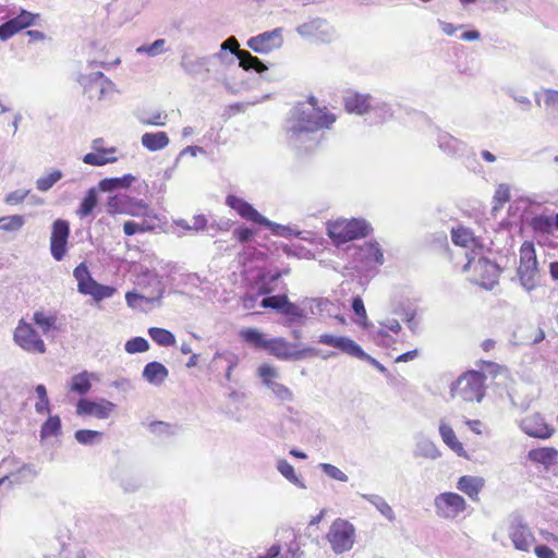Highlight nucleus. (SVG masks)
I'll list each match as a JSON object with an SVG mask.
<instances>
[{"instance_id":"31","label":"nucleus","mask_w":558,"mask_h":558,"mask_svg":"<svg viewBox=\"0 0 558 558\" xmlns=\"http://www.w3.org/2000/svg\"><path fill=\"white\" fill-rule=\"evenodd\" d=\"M38 472L33 464H23L16 473L0 478V487L8 481L10 484H20L22 482L32 481L37 476Z\"/></svg>"},{"instance_id":"35","label":"nucleus","mask_w":558,"mask_h":558,"mask_svg":"<svg viewBox=\"0 0 558 558\" xmlns=\"http://www.w3.org/2000/svg\"><path fill=\"white\" fill-rule=\"evenodd\" d=\"M116 292V289L110 286H104L98 283L96 280L89 281V287L83 292L85 295H90L96 302L111 298Z\"/></svg>"},{"instance_id":"16","label":"nucleus","mask_w":558,"mask_h":558,"mask_svg":"<svg viewBox=\"0 0 558 558\" xmlns=\"http://www.w3.org/2000/svg\"><path fill=\"white\" fill-rule=\"evenodd\" d=\"M116 407L113 402L107 399H100L99 401L80 399L76 404V413L81 416L93 415L99 420H105L110 416Z\"/></svg>"},{"instance_id":"27","label":"nucleus","mask_w":558,"mask_h":558,"mask_svg":"<svg viewBox=\"0 0 558 558\" xmlns=\"http://www.w3.org/2000/svg\"><path fill=\"white\" fill-rule=\"evenodd\" d=\"M93 379H99L96 373L83 371L71 377L70 389L80 396H85L92 388Z\"/></svg>"},{"instance_id":"21","label":"nucleus","mask_w":558,"mask_h":558,"mask_svg":"<svg viewBox=\"0 0 558 558\" xmlns=\"http://www.w3.org/2000/svg\"><path fill=\"white\" fill-rule=\"evenodd\" d=\"M226 204L235 210L243 219L259 225L263 220V215L259 214L250 203L235 195H228Z\"/></svg>"},{"instance_id":"10","label":"nucleus","mask_w":558,"mask_h":558,"mask_svg":"<svg viewBox=\"0 0 558 558\" xmlns=\"http://www.w3.org/2000/svg\"><path fill=\"white\" fill-rule=\"evenodd\" d=\"M435 512L439 518L453 520L465 510V499L457 493L446 492L434 499Z\"/></svg>"},{"instance_id":"51","label":"nucleus","mask_w":558,"mask_h":558,"mask_svg":"<svg viewBox=\"0 0 558 558\" xmlns=\"http://www.w3.org/2000/svg\"><path fill=\"white\" fill-rule=\"evenodd\" d=\"M63 177L60 170H54L48 175L40 177L36 180V189L40 192L49 191Z\"/></svg>"},{"instance_id":"24","label":"nucleus","mask_w":558,"mask_h":558,"mask_svg":"<svg viewBox=\"0 0 558 558\" xmlns=\"http://www.w3.org/2000/svg\"><path fill=\"white\" fill-rule=\"evenodd\" d=\"M169 376L168 368L160 362L147 363L142 372V377L153 386H161Z\"/></svg>"},{"instance_id":"39","label":"nucleus","mask_w":558,"mask_h":558,"mask_svg":"<svg viewBox=\"0 0 558 558\" xmlns=\"http://www.w3.org/2000/svg\"><path fill=\"white\" fill-rule=\"evenodd\" d=\"M148 335L158 345L172 347L175 344V337L168 329L150 327L148 328Z\"/></svg>"},{"instance_id":"5","label":"nucleus","mask_w":558,"mask_h":558,"mask_svg":"<svg viewBox=\"0 0 558 558\" xmlns=\"http://www.w3.org/2000/svg\"><path fill=\"white\" fill-rule=\"evenodd\" d=\"M78 83L89 99L105 100L114 93V84L100 71L81 74Z\"/></svg>"},{"instance_id":"11","label":"nucleus","mask_w":558,"mask_h":558,"mask_svg":"<svg viewBox=\"0 0 558 558\" xmlns=\"http://www.w3.org/2000/svg\"><path fill=\"white\" fill-rule=\"evenodd\" d=\"M221 50L230 51L232 54L236 57L239 60V65L245 71H255L257 73L265 72L268 68L267 65L257 57L253 56L247 50H241L239 47V43L234 37H229L226 39L221 46Z\"/></svg>"},{"instance_id":"23","label":"nucleus","mask_w":558,"mask_h":558,"mask_svg":"<svg viewBox=\"0 0 558 558\" xmlns=\"http://www.w3.org/2000/svg\"><path fill=\"white\" fill-rule=\"evenodd\" d=\"M373 97L360 93L348 94L344 97V108L350 113L364 114L372 108Z\"/></svg>"},{"instance_id":"38","label":"nucleus","mask_w":558,"mask_h":558,"mask_svg":"<svg viewBox=\"0 0 558 558\" xmlns=\"http://www.w3.org/2000/svg\"><path fill=\"white\" fill-rule=\"evenodd\" d=\"M277 470L291 484L302 489H306L305 483L296 475L293 465H291L287 460H278Z\"/></svg>"},{"instance_id":"56","label":"nucleus","mask_w":558,"mask_h":558,"mask_svg":"<svg viewBox=\"0 0 558 558\" xmlns=\"http://www.w3.org/2000/svg\"><path fill=\"white\" fill-rule=\"evenodd\" d=\"M537 264L535 247L532 242L525 241L520 248V265Z\"/></svg>"},{"instance_id":"46","label":"nucleus","mask_w":558,"mask_h":558,"mask_svg":"<svg viewBox=\"0 0 558 558\" xmlns=\"http://www.w3.org/2000/svg\"><path fill=\"white\" fill-rule=\"evenodd\" d=\"M530 225L535 232L543 234H551L554 231L553 217L547 215L534 216Z\"/></svg>"},{"instance_id":"48","label":"nucleus","mask_w":558,"mask_h":558,"mask_svg":"<svg viewBox=\"0 0 558 558\" xmlns=\"http://www.w3.org/2000/svg\"><path fill=\"white\" fill-rule=\"evenodd\" d=\"M415 454L436 459L439 456V452L436 445L432 440L422 438L416 442Z\"/></svg>"},{"instance_id":"33","label":"nucleus","mask_w":558,"mask_h":558,"mask_svg":"<svg viewBox=\"0 0 558 558\" xmlns=\"http://www.w3.org/2000/svg\"><path fill=\"white\" fill-rule=\"evenodd\" d=\"M360 496L372 504L388 521H395L396 514L384 497L376 494H360Z\"/></svg>"},{"instance_id":"55","label":"nucleus","mask_w":558,"mask_h":558,"mask_svg":"<svg viewBox=\"0 0 558 558\" xmlns=\"http://www.w3.org/2000/svg\"><path fill=\"white\" fill-rule=\"evenodd\" d=\"M14 17L22 29L38 25V21L40 20V15L38 13H32L24 9H21L19 14Z\"/></svg>"},{"instance_id":"41","label":"nucleus","mask_w":558,"mask_h":558,"mask_svg":"<svg viewBox=\"0 0 558 558\" xmlns=\"http://www.w3.org/2000/svg\"><path fill=\"white\" fill-rule=\"evenodd\" d=\"M557 458V451L554 448H538L529 452V459L544 465L553 463Z\"/></svg>"},{"instance_id":"20","label":"nucleus","mask_w":558,"mask_h":558,"mask_svg":"<svg viewBox=\"0 0 558 558\" xmlns=\"http://www.w3.org/2000/svg\"><path fill=\"white\" fill-rule=\"evenodd\" d=\"M210 57H194L184 53L181 58L180 65L182 70L191 77H201L202 81L207 80L209 73Z\"/></svg>"},{"instance_id":"58","label":"nucleus","mask_w":558,"mask_h":558,"mask_svg":"<svg viewBox=\"0 0 558 558\" xmlns=\"http://www.w3.org/2000/svg\"><path fill=\"white\" fill-rule=\"evenodd\" d=\"M263 220H265V221H260L259 225L268 228L275 235L289 238L293 234L292 229L288 226L272 222L264 216H263Z\"/></svg>"},{"instance_id":"15","label":"nucleus","mask_w":558,"mask_h":558,"mask_svg":"<svg viewBox=\"0 0 558 558\" xmlns=\"http://www.w3.org/2000/svg\"><path fill=\"white\" fill-rule=\"evenodd\" d=\"M437 146L438 148L450 157L470 159L469 154L473 155L472 149L466 143L452 136L448 132L438 130L437 133Z\"/></svg>"},{"instance_id":"36","label":"nucleus","mask_w":558,"mask_h":558,"mask_svg":"<svg viewBox=\"0 0 558 558\" xmlns=\"http://www.w3.org/2000/svg\"><path fill=\"white\" fill-rule=\"evenodd\" d=\"M223 361L226 363V373L225 378L228 381L232 380V372L238 366L240 362V357L236 353L225 350V351H218L214 355V361Z\"/></svg>"},{"instance_id":"60","label":"nucleus","mask_w":558,"mask_h":558,"mask_svg":"<svg viewBox=\"0 0 558 558\" xmlns=\"http://www.w3.org/2000/svg\"><path fill=\"white\" fill-rule=\"evenodd\" d=\"M153 227L146 221L135 222L133 220L125 221L123 225V231L125 235L132 236L136 233H144L150 231Z\"/></svg>"},{"instance_id":"7","label":"nucleus","mask_w":558,"mask_h":558,"mask_svg":"<svg viewBox=\"0 0 558 558\" xmlns=\"http://www.w3.org/2000/svg\"><path fill=\"white\" fill-rule=\"evenodd\" d=\"M371 226L363 219H351L338 221L328 228V234L331 239L339 242H348L368 234Z\"/></svg>"},{"instance_id":"59","label":"nucleus","mask_w":558,"mask_h":558,"mask_svg":"<svg viewBox=\"0 0 558 558\" xmlns=\"http://www.w3.org/2000/svg\"><path fill=\"white\" fill-rule=\"evenodd\" d=\"M318 468L331 480L348 482V475L331 463H319Z\"/></svg>"},{"instance_id":"9","label":"nucleus","mask_w":558,"mask_h":558,"mask_svg":"<svg viewBox=\"0 0 558 558\" xmlns=\"http://www.w3.org/2000/svg\"><path fill=\"white\" fill-rule=\"evenodd\" d=\"M295 32L304 39L329 44L335 38L333 27L322 17H314L300 24Z\"/></svg>"},{"instance_id":"1","label":"nucleus","mask_w":558,"mask_h":558,"mask_svg":"<svg viewBox=\"0 0 558 558\" xmlns=\"http://www.w3.org/2000/svg\"><path fill=\"white\" fill-rule=\"evenodd\" d=\"M335 122L333 113L316 108L314 104L298 106L287 130L289 144L299 150H311L320 142V130L329 129Z\"/></svg>"},{"instance_id":"61","label":"nucleus","mask_w":558,"mask_h":558,"mask_svg":"<svg viewBox=\"0 0 558 558\" xmlns=\"http://www.w3.org/2000/svg\"><path fill=\"white\" fill-rule=\"evenodd\" d=\"M149 430L157 436H170L175 434L177 426L161 421H156L150 423Z\"/></svg>"},{"instance_id":"40","label":"nucleus","mask_w":558,"mask_h":558,"mask_svg":"<svg viewBox=\"0 0 558 558\" xmlns=\"http://www.w3.org/2000/svg\"><path fill=\"white\" fill-rule=\"evenodd\" d=\"M98 198L97 192L95 187H92L87 191L86 195L82 199L76 214L80 218H85L89 216L95 207L97 206Z\"/></svg>"},{"instance_id":"45","label":"nucleus","mask_w":558,"mask_h":558,"mask_svg":"<svg viewBox=\"0 0 558 558\" xmlns=\"http://www.w3.org/2000/svg\"><path fill=\"white\" fill-rule=\"evenodd\" d=\"M73 276L77 281V290L82 294L89 287V281L94 280L85 263H81L74 268Z\"/></svg>"},{"instance_id":"34","label":"nucleus","mask_w":558,"mask_h":558,"mask_svg":"<svg viewBox=\"0 0 558 558\" xmlns=\"http://www.w3.org/2000/svg\"><path fill=\"white\" fill-rule=\"evenodd\" d=\"M280 314L286 317L284 325L288 327L303 324L306 317L304 310L290 301L286 304Z\"/></svg>"},{"instance_id":"54","label":"nucleus","mask_w":558,"mask_h":558,"mask_svg":"<svg viewBox=\"0 0 558 558\" xmlns=\"http://www.w3.org/2000/svg\"><path fill=\"white\" fill-rule=\"evenodd\" d=\"M137 119L144 125L165 126L167 123V114L160 111L137 114Z\"/></svg>"},{"instance_id":"14","label":"nucleus","mask_w":558,"mask_h":558,"mask_svg":"<svg viewBox=\"0 0 558 558\" xmlns=\"http://www.w3.org/2000/svg\"><path fill=\"white\" fill-rule=\"evenodd\" d=\"M70 236V223L64 219H57L52 223L50 236V253L60 262L68 252V240Z\"/></svg>"},{"instance_id":"57","label":"nucleus","mask_w":558,"mask_h":558,"mask_svg":"<svg viewBox=\"0 0 558 558\" xmlns=\"http://www.w3.org/2000/svg\"><path fill=\"white\" fill-rule=\"evenodd\" d=\"M22 28L19 25L15 17L9 19L7 22L0 25V39L1 40H8L19 32H21Z\"/></svg>"},{"instance_id":"22","label":"nucleus","mask_w":558,"mask_h":558,"mask_svg":"<svg viewBox=\"0 0 558 558\" xmlns=\"http://www.w3.org/2000/svg\"><path fill=\"white\" fill-rule=\"evenodd\" d=\"M32 320L41 330L44 336L58 331V316L56 311L38 310L34 312Z\"/></svg>"},{"instance_id":"12","label":"nucleus","mask_w":558,"mask_h":558,"mask_svg":"<svg viewBox=\"0 0 558 558\" xmlns=\"http://www.w3.org/2000/svg\"><path fill=\"white\" fill-rule=\"evenodd\" d=\"M283 29L281 27L266 31L248 38L246 46L256 53L266 54L283 45Z\"/></svg>"},{"instance_id":"26","label":"nucleus","mask_w":558,"mask_h":558,"mask_svg":"<svg viewBox=\"0 0 558 558\" xmlns=\"http://www.w3.org/2000/svg\"><path fill=\"white\" fill-rule=\"evenodd\" d=\"M141 143L147 150L155 153L166 148L170 140L163 131L146 132L142 135Z\"/></svg>"},{"instance_id":"37","label":"nucleus","mask_w":558,"mask_h":558,"mask_svg":"<svg viewBox=\"0 0 558 558\" xmlns=\"http://www.w3.org/2000/svg\"><path fill=\"white\" fill-rule=\"evenodd\" d=\"M116 148L110 149H101L98 153H88L83 157V161L90 166H104L107 163H112L117 161V157L114 156H105L107 154H113Z\"/></svg>"},{"instance_id":"17","label":"nucleus","mask_w":558,"mask_h":558,"mask_svg":"<svg viewBox=\"0 0 558 558\" xmlns=\"http://www.w3.org/2000/svg\"><path fill=\"white\" fill-rule=\"evenodd\" d=\"M355 260L362 264V268H371L384 264V254L377 242H366L355 251Z\"/></svg>"},{"instance_id":"30","label":"nucleus","mask_w":558,"mask_h":558,"mask_svg":"<svg viewBox=\"0 0 558 558\" xmlns=\"http://www.w3.org/2000/svg\"><path fill=\"white\" fill-rule=\"evenodd\" d=\"M136 180V178L132 174H124L120 178L118 177H114V178H106V179H102L99 183H98V189L101 191V192H114V191H119V190H123V189H126L129 187L134 181Z\"/></svg>"},{"instance_id":"50","label":"nucleus","mask_w":558,"mask_h":558,"mask_svg":"<svg viewBox=\"0 0 558 558\" xmlns=\"http://www.w3.org/2000/svg\"><path fill=\"white\" fill-rule=\"evenodd\" d=\"M369 111L374 112L379 121H386L393 114L392 108L388 102L374 98Z\"/></svg>"},{"instance_id":"6","label":"nucleus","mask_w":558,"mask_h":558,"mask_svg":"<svg viewBox=\"0 0 558 558\" xmlns=\"http://www.w3.org/2000/svg\"><path fill=\"white\" fill-rule=\"evenodd\" d=\"M14 342L28 353H46V344L32 324L21 319L13 333Z\"/></svg>"},{"instance_id":"32","label":"nucleus","mask_w":558,"mask_h":558,"mask_svg":"<svg viewBox=\"0 0 558 558\" xmlns=\"http://www.w3.org/2000/svg\"><path fill=\"white\" fill-rule=\"evenodd\" d=\"M439 434L444 442L458 456L463 457L465 454L463 445L457 439L454 430L451 426L441 422L439 426Z\"/></svg>"},{"instance_id":"2","label":"nucleus","mask_w":558,"mask_h":558,"mask_svg":"<svg viewBox=\"0 0 558 558\" xmlns=\"http://www.w3.org/2000/svg\"><path fill=\"white\" fill-rule=\"evenodd\" d=\"M485 380L486 376L482 372H466L451 385V393L464 401L480 402L485 393Z\"/></svg>"},{"instance_id":"8","label":"nucleus","mask_w":558,"mask_h":558,"mask_svg":"<svg viewBox=\"0 0 558 558\" xmlns=\"http://www.w3.org/2000/svg\"><path fill=\"white\" fill-rule=\"evenodd\" d=\"M355 529L342 519H337L330 526L327 538L336 554L349 551L354 544Z\"/></svg>"},{"instance_id":"25","label":"nucleus","mask_w":558,"mask_h":558,"mask_svg":"<svg viewBox=\"0 0 558 558\" xmlns=\"http://www.w3.org/2000/svg\"><path fill=\"white\" fill-rule=\"evenodd\" d=\"M239 338L242 342L255 350L266 351L268 340L266 336L257 328H242L239 331Z\"/></svg>"},{"instance_id":"29","label":"nucleus","mask_w":558,"mask_h":558,"mask_svg":"<svg viewBox=\"0 0 558 558\" xmlns=\"http://www.w3.org/2000/svg\"><path fill=\"white\" fill-rule=\"evenodd\" d=\"M518 276L520 279L521 286L526 291H532L536 288L538 281V268L537 264H530V265H520L518 268Z\"/></svg>"},{"instance_id":"53","label":"nucleus","mask_w":558,"mask_h":558,"mask_svg":"<svg viewBox=\"0 0 558 558\" xmlns=\"http://www.w3.org/2000/svg\"><path fill=\"white\" fill-rule=\"evenodd\" d=\"M124 350L129 354L144 353L149 350V342L143 337H134L125 342Z\"/></svg>"},{"instance_id":"44","label":"nucleus","mask_w":558,"mask_h":558,"mask_svg":"<svg viewBox=\"0 0 558 558\" xmlns=\"http://www.w3.org/2000/svg\"><path fill=\"white\" fill-rule=\"evenodd\" d=\"M76 441L83 446H94L102 439V433L92 429H77L74 433Z\"/></svg>"},{"instance_id":"63","label":"nucleus","mask_w":558,"mask_h":558,"mask_svg":"<svg viewBox=\"0 0 558 558\" xmlns=\"http://www.w3.org/2000/svg\"><path fill=\"white\" fill-rule=\"evenodd\" d=\"M166 45L165 39H157L150 45H142L136 49L137 53H146L150 57L158 56Z\"/></svg>"},{"instance_id":"13","label":"nucleus","mask_w":558,"mask_h":558,"mask_svg":"<svg viewBox=\"0 0 558 558\" xmlns=\"http://www.w3.org/2000/svg\"><path fill=\"white\" fill-rule=\"evenodd\" d=\"M508 534L514 548L521 551H530L535 542L534 535L521 515L511 517Z\"/></svg>"},{"instance_id":"43","label":"nucleus","mask_w":558,"mask_h":558,"mask_svg":"<svg viewBox=\"0 0 558 558\" xmlns=\"http://www.w3.org/2000/svg\"><path fill=\"white\" fill-rule=\"evenodd\" d=\"M61 418L59 415H50L40 427L41 440L51 436H58L61 433Z\"/></svg>"},{"instance_id":"28","label":"nucleus","mask_w":558,"mask_h":558,"mask_svg":"<svg viewBox=\"0 0 558 558\" xmlns=\"http://www.w3.org/2000/svg\"><path fill=\"white\" fill-rule=\"evenodd\" d=\"M483 487L484 480L478 476L463 475L457 484V488L466 494L472 500H477L478 493Z\"/></svg>"},{"instance_id":"62","label":"nucleus","mask_w":558,"mask_h":558,"mask_svg":"<svg viewBox=\"0 0 558 558\" xmlns=\"http://www.w3.org/2000/svg\"><path fill=\"white\" fill-rule=\"evenodd\" d=\"M163 290L160 289L158 291V294L156 296H145L143 294L136 293V292H128L125 294V300L129 306H135V302L137 300H145L147 303H154L159 302L162 298Z\"/></svg>"},{"instance_id":"52","label":"nucleus","mask_w":558,"mask_h":558,"mask_svg":"<svg viewBox=\"0 0 558 558\" xmlns=\"http://www.w3.org/2000/svg\"><path fill=\"white\" fill-rule=\"evenodd\" d=\"M451 240L456 245L468 247L469 244L473 241V235L469 229L459 227L457 229L452 228L451 230Z\"/></svg>"},{"instance_id":"42","label":"nucleus","mask_w":558,"mask_h":558,"mask_svg":"<svg viewBox=\"0 0 558 558\" xmlns=\"http://www.w3.org/2000/svg\"><path fill=\"white\" fill-rule=\"evenodd\" d=\"M130 198L125 194H116L108 198L107 210L109 214H122L129 210Z\"/></svg>"},{"instance_id":"3","label":"nucleus","mask_w":558,"mask_h":558,"mask_svg":"<svg viewBox=\"0 0 558 558\" xmlns=\"http://www.w3.org/2000/svg\"><path fill=\"white\" fill-rule=\"evenodd\" d=\"M473 268L474 281L486 290H492L497 283L501 269L499 266L486 257L470 258L463 266L464 272Z\"/></svg>"},{"instance_id":"19","label":"nucleus","mask_w":558,"mask_h":558,"mask_svg":"<svg viewBox=\"0 0 558 558\" xmlns=\"http://www.w3.org/2000/svg\"><path fill=\"white\" fill-rule=\"evenodd\" d=\"M520 428L530 437L541 439L549 438L554 433V429L546 424L544 417L538 413H534L521 420Z\"/></svg>"},{"instance_id":"49","label":"nucleus","mask_w":558,"mask_h":558,"mask_svg":"<svg viewBox=\"0 0 558 558\" xmlns=\"http://www.w3.org/2000/svg\"><path fill=\"white\" fill-rule=\"evenodd\" d=\"M288 302L289 299L286 294L270 295L263 298L260 301V306L263 308H272L278 313H281Z\"/></svg>"},{"instance_id":"47","label":"nucleus","mask_w":558,"mask_h":558,"mask_svg":"<svg viewBox=\"0 0 558 558\" xmlns=\"http://www.w3.org/2000/svg\"><path fill=\"white\" fill-rule=\"evenodd\" d=\"M25 225V218L21 215L0 217V230L7 232L19 231Z\"/></svg>"},{"instance_id":"18","label":"nucleus","mask_w":558,"mask_h":558,"mask_svg":"<svg viewBox=\"0 0 558 558\" xmlns=\"http://www.w3.org/2000/svg\"><path fill=\"white\" fill-rule=\"evenodd\" d=\"M318 342L325 345L332 347L342 353L350 356L357 357L362 354V347L354 340L345 336H335L330 333H323L318 337Z\"/></svg>"},{"instance_id":"4","label":"nucleus","mask_w":558,"mask_h":558,"mask_svg":"<svg viewBox=\"0 0 558 558\" xmlns=\"http://www.w3.org/2000/svg\"><path fill=\"white\" fill-rule=\"evenodd\" d=\"M298 348V343H291L284 338L278 337L268 340L266 352L283 361H301L311 356H315L318 353L315 348Z\"/></svg>"},{"instance_id":"64","label":"nucleus","mask_w":558,"mask_h":558,"mask_svg":"<svg viewBox=\"0 0 558 558\" xmlns=\"http://www.w3.org/2000/svg\"><path fill=\"white\" fill-rule=\"evenodd\" d=\"M29 190H15L7 194L4 203L10 206L19 205L28 196Z\"/></svg>"}]
</instances>
